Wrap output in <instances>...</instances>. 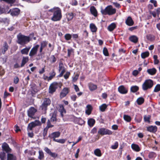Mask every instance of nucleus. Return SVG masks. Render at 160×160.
I'll list each match as a JSON object with an SVG mask.
<instances>
[{
  "instance_id": "26",
  "label": "nucleus",
  "mask_w": 160,
  "mask_h": 160,
  "mask_svg": "<svg viewBox=\"0 0 160 160\" xmlns=\"http://www.w3.org/2000/svg\"><path fill=\"white\" fill-rule=\"evenodd\" d=\"M129 39L131 42L135 43L138 42V38L136 36L132 35L129 37Z\"/></svg>"
},
{
  "instance_id": "14",
  "label": "nucleus",
  "mask_w": 160,
  "mask_h": 160,
  "mask_svg": "<svg viewBox=\"0 0 160 160\" xmlns=\"http://www.w3.org/2000/svg\"><path fill=\"white\" fill-rule=\"evenodd\" d=\"M147 130L151 132L155 133L157 130V127L155 126H150L147 127Z\"/></svg>"
},
{
  "instance_id": "43",
  "label": "nucleus",
  "mask_w": 160,
  "mask_h": 160,
  "mask_svg": "<svg viewBox=\"0 0 160 160\" xmlns=\"http://www.w3.org/2000/svg\"><path fill=\"white\" fill-rule=\"evenodd\" d=\"M147 39L150 41H153L155 39V36L152 35H148L147 36Z\"/></svg>"
},
{
  "instance_id": "6",
  "label": "nucleus",
  "mask_w": 160,
  "mask_h": 160,
  "mask_svg": "<svg viewBox=\"0 0 160 160\" xmlns=\"http://www.w3.org/2000/svg\"><path fill=\"white\" fill-rule=\"evenodd\" d=\"M61 84L57 82H54L52 83L50 86L49 88V92L50 93H53L54 92L56 89L58 87L61 88Z\"/></svg>"
},
{
  "instance_id": "49",
  "label": "nucleus",
  "mask_w": 160,
  "mask_h": 160,
  "mask_svg": "<svg viewBox=\"0 0 160 160\" xmlns=\"http://www.w3.org/2000/svg\"><path fill=\"white\" fill-rule=\"evenodd\" d=\"M103 52L104 55L106 56H109V54L107 49L105 47L103 48Z\"/></svg>"
},
{
  "instance_id": "61",
  "label": "nucleus",
  "mask_w": 160,
  "mask_h": 160,
  "mask_svg": "<svg viewBox=\"0 0 160 160\" xmlns=\"http://www.w3.org/2000/svg\"><path fill=\"white\" fill-rule=\"evenodd\" d=\"M19 78L17 77H15L14 78V83L15 84H17L19 82Z\"/></svg>"
},
{
  "instance_id": "9",
  "label": "nucleus",
  "mask_w": 160,
  "mask_h": 160,
  "mask_svg": "<svg viewBox=\"0 0 160 160\" xmlns=\"http://www.w3.org/2000/svg\"><path fill=\"white\" fill-rule=\"evenodd\" d=\"M39 46V45H36L33 47L29 52V56L30 57H32L36 54Z\"/></svg>"
},
{
  "instance_id": "48",
  "label": "nucleus",
  "mask_w": 160,
  "mask_h": 160,
  "mask_svg": "<svg viewBox=\"0 0 160 160\" xmlns=\"http://www.w3.org/2000/svg\"><path fill=\"white\" fill-rule=\"evenodd\" d=\"M65 39L67 40H69L71 39L72 38L71 35L69 33H67L65 34L64 36Z\"/></svg>"
},
{
  "instance_id": "45",
  "label": "nucleus",
  "mask_w": 160,
  "mask_h": 160,
  "mask_svg": "<svg viewBox=\"0 0 160 160\" xmlns=\"http://www.w3.org/2000/svg\"><path fill=\"white\" fill-rule=\"evenodd\" d=\"M55 72L54 71H53L52 73H50L49 77H47V78H48V81L51 80L55 76Z\"/></svg>"
},
{
  "instance_id": "11",
  "label": "nucleus",
  "mask_w": 160,
  "mask_h": 160,
  "mask_svg": "<svg viewBox=\"0 0 160 160\" xmlns=\"http://www.w3.org/2000/svg\"><path fill=\"white\" fill-rule=\"evenodd\" d=\"M9 7L6 5L0 6V14L2 13H8Z\"/></svg>"
},
{
  "instance_id": "47",
  "label": "nucleus",
  "mask_w": 160,
  "mask_h": 160,
  "mask_svg": "<svg viewBox=\"0 0 160 160\" xmlns=\"http://www.w3.org/2000/svg\"><path fill=\"white\" fill-rule=\"evenodd\" d=\"M118 146V142H116L114 143V144L112 145L111 148L112 149H117Z\"/></svg>"
},
{
  "instance_id": "36",
  "label": "nucleus",
  "mask_w": 160,
  "mask_h": 160,
  "mask_svg": "<svg viewBox=\"0 0 160 160\" xmlns=\"http://www.w3.org/2000/svg\"><path fill=\"white\" fill-rule=\"evenodd\" d=\"M149 52L147 51L142 53L141 54V56L142 58L144 59L148 57L149 56Z\"/></svg>"
},
{
  "instance_id": "19",
  "label": "nucleus",
  "mask_w": 160,
  "mask_h": 160,
  "mask_svg": "<svg viewBox=\"0 0 160 160\" xmlns=\"http://www.w3.org/2000/svg\"><path fill=\"white\" fill-rule=\"evenodd\" d=\"M126 23L129 26H131L133 25L134 22L132 18L130 17H128L126 21Z\"/></svg>"
},
{
  "instance_id": "50",
  "label": "nucleus",
  "mask_w": 160,
  "mask_h": 160,
  "mask_svg": "<svg viewBox=\"0 0 160 160\" xmlns=\"http://www.w3.org/2000/svg\"><path fill=\"white\" fill-rule=\"evenodd\" d=\"M0 1H3L8 3L10 4L11 6L12 4H13L14 3L15 0H0Z\"/></svg>"
},
{
  "instance_id": "27",
  "label": "nucleus",
  "mask_w": 160,
  "mask_h": 160,
  "mask_svg": "<svg viewBox=\"0 0 160 160\" xmlns=\"http://www.w3.org/2000/svg\"><path fill=\"white\" fill-rule=\"evenodd\" d=\"M95 120L93 118L89 119L88 121V125L90 127H92L95 123Z\"/></svg>"
},
{
  "instance_id": "62",
  "label": "nucleus",
  "mask_w": 160,
  "mask_h": 160,
  "mask_svg": "<svg viewBox=\"0 0 160 160\" xmlns=\"http://www.w3.org/2000/svg\"><path fill=\"white\" fill-rule=\"evenodd\" d=\"M77 98V96L76 95L73 94L71 96V99L74 101H75L76 100Z\"/></svg>"
},
{
  "instance_id": "35",
  "label": "nucleus",
  "mask_w": 160,
  "mask_h": 160,
  "mask_svg": "<svg viewBox=\"0 0 160 160\" xmlns=\"http://www.w3.org/2000/svg\"><path fill=\"white\" fill-rule=\"evenodd\" d=\"M67 18L68 21H69L72 19L73 17V14L72 13H69L67 15Z\"/></svg>"
},
{
  "instance_id": "18",
  "label": "nucleus",
  "mask_w": 160,
  "mask_h": 160,
  "mask_svg": "<svg viewBox=\"0 0 160 160\" xmlns=\"http://www.w3.org/2000/svg\"><path fill=\"white\" fill-rule=\"evenodd\" d=\"M118 91L121 93L126 94L128 90L123 86H121L118 88Z\"/></svg>"
},
{
  "instance_id": "13",
  "label": "nucleus",
  "mask_w": 160,
  "mask_h": 160,
  "mask_svg": "<svg viewBox=\"0 0 160 160\" xmlns=\"http://www.w3.org/2000/svg\"><path fill=\"white\" fill-rule=\"evenodd\" d=\"M69 92V89L67 88H64L60 94V98H63L65 97Z\"/></svg>"
},
{
  "instance_id": "56",
  "label": "nucleus",
  "mask_w": 160,
  "mask_h": 160,
  "mask_svg": "<svg viewBox=\"0 0 160 160\" xmlns=\"http://www.w3.org/2000/svg\"><path fill=\"white\" fill-rule=\"evenodd\" d=\"M57 60V59L54 55H52L50 58V61L51 62L54 63Z\"/></svg>"
},
{
  "instance_id": "53",
  "label": "nucleus",
  "mask_w": 160,
  "mask_h": 160,
  "mask_svg": "<svg viewBox=\"0 0 160 160\" xmlns=\"http://www.w3.org/2000/svg\"><path fill=\"white\" fill-rule=\"evenodd\" d=\"M144 119L145 122L149 123L150 117L149 116H145L144 117Z\"/></svg>"
},
{
  "instance_id": "1",
  "label": "nucleus",
  "mask_w": 160,
  "mask_h": 160,
  "mask_svg": "<svg viewBox=\"0 0 160 160\" xmlns=\"http://www.w3.org/2000/svg\"><path fill=\"white\" fill-rule=\"evenodd\" d=\"M49 12H53V15L51 20L53 21H57L61 20L62 17L61 11L58 7H54L49 9Z\"/></svg>"
},
{
  "instance_id": "44",
  "label": "nucleus",
  "mask_w": 160,
  "mask_h": 160,
  "mask_svg": "<svg viewBox=\"0 0 160 160\" xmlns=\"http://www.w3.org/2000/svg\"><path fill=\"white\" fill-rule=\"evenodd\" d=\"M160 91V84H157L155 87L153 92H157Z\"/></svg>"
},
{
  "instance_id": "33",
  "label": "nucleus",
  "mask_w": 160,
  "mask_h": 160,
  "mask_svg": "<svg viewBox=\"0 0 160 160\" xmlns=\"http://www.w3.org/2000/svg\"><path fill=\"white\" fill-rule=\"evenodd\" d=\"M77 123L80 125H82L84 124L85 122L82 119L80 118H77L76 119Z\"/></svg>"
},
{
  "instance_id": "2",
  "label": "nucleus",
  "mask_w": 160,
  "mask_h": 160,
  "mask_svg": "<svg viewBox=\"0 0 160 160\" xmlns=\"http://www.w3.org/2000/svg\"><path fill=\"white\" fill-rule=\"evenodd\" d=\"M17 39V43L21 45H23L27 43L30 40V37L29 36H26L20 33L18 35Z\"/></svg>"
},
{
  "instance_id": "57",
  "label": "nucleus",
  "mask_w": 160,
  "mask_h": 160,
  "mask_svg": "<svg viewBox=\"0 0 160 160\" xmlns=\"http://www.w3.org/2000/svg\"><path fill=\"white\" fill-rule=\"evenodd\" d=\"M73 52V50L72 48L68 49V57H70L71 53Z\"/></svg>"
},
{
  "instance_id": "54",
  "label": "nucleus",
  "mask_w": 160,
  "mask_h": 160,
  "mask_svg": "<svg viewBox=\"0 0 160 160\" xmlns=\"http://www.w3.org/2000/svg\"><path fill=\"white\" fill-rule=\"evenodd\" d=\"M53 127V125H52L51 124L50 120L48 119L47 122V126L46 127V128L48 129L49 128H52Z\"/></svg>"
},
{
  "instance_id": "42",
  "label": "nucleus",
  "mask_w": 160,
  "mask_h": 160,
  "mask_svg": "<svg viewBox=\"0 0 160 160\" xmlns=\"http://www.w3.org/2000/svg\"><path fill=\"white\" fill-rule=\"evenodd\" d=\"M138 87L136 86H132L131 88V91L132 92H137L138 90Z\"/></svg>"
},
{
  "instance_id": "4",
  "label": "nucleus",
  "mask_w": 160,
  "mask_h": 160,
  "mask_svg": "<svg viewBox=\"0 0 160 160\" xmlns=\"http://www.w3.org/2000/svg\"><path fill=\"white\" fill-rule=\"evenodd\" d=\"M153 85V82L151 79L146 80L142 85V89L144 91L147 90L151 88Z\"/></svg>"
},
{
  "instance_id": "55",
  "label": "nucleus",
  "mask_w": 160,
  "mask_h": 160,
  "mask_svg": "<svg viewBox=\"0 0 160 160\" xmlns=\"http://www.w3.org/2000/svg\"><path fill=\"white\" fill-rule=\"evenodd\" d=\"M66 141V140L64 139H57L56 140L55 142H57L63 144Z\"/></svg>"
},
{
  "instance_id": "30",
  "label": "nucleus",
  "mask_w": 160,
  "mask_h": 160,
  "mask_svg": "<svg viewBox=\"0 0 160 160\" xmlns=\"http://www.w3.org/2000/svg\"><path fill=\"white\" fill-rule=\"evenodd\" d=\"M7 160H16V157L12 154H8Z\"/></svg>"
},
{
  "instance_id": "60",
  "label": "nucleus",
  "mask_w": 160,
  "mask_h": 160,
  "mask_svg": "<svg viewBox=\"0 0 160 160\" xmlns=\"http://www.w3.org/2000/svg\"><path fill=\"white\" fill-rule=\"evenodd\" d=\"M44 150L49 155H50L51 152L50 150L47 147H45L44 149Z\"/></svg>"
},
{
  "instance_id": "20",
  "label": "nucleus",
  "mask_w": 160,
  "mask_h": 160,
  "mask_svg": "<svg viewBox=\"0 0 160 160\" xmlns=\"http://www.w3.org/2000/svg\"><path fill=\"white\" fill-rule=\"evenodd\" d=\"M29 60V58L28 57H23L22 60V63L20 65L21 67H23L25 64L28 62Z\"/></svg>"
},
{
  "instance_id": "7",
  "label": "nucleus",
  "mask_w": 160,
  "mask_h": 160,
  "mask_svg": "<svg viewBox=\"0 0 160 160\" xmlns=\"http://www.w3.org/2000/svg\"><path fill=\"white\" fill-rule=\"evenodd\" d=\"M98 133L102 135H111L112 134V131L105 128H100L98 131Z\"/></svg>"
},
{
  "instance_id": "25",
  "label": "nucleus",
  "mask_w": 160,
  "mask_h": 160,
  "mask_svg": "<svg viewBox=\"0 0 160 160\" xmlns=\"http://www.w3.org/2000/svg\"><path fill=\"white\" fill-rule=\"evenodd\" d=\"M30 49V47L25 48L21 51V52L22 54L28 55Z\"/></svg>"
},
{
  "instance_id": "29",
  "label": "nucleus",
  "mask_w": 160,
  "mask_h": 160,
  "mask_svg": "<svg viewBox=\"0 0 160 160\" xmlns=\"http://www.w3.org/2000/svg\"><path fill=\"white\" fill-rule=\"evenodd\" d=\"M94 154L95 155L98 157H100L102 155L101 151L99 148L96 149L94 150Z\"/></svg>"
},
{
  "instance_id": "52",
  "label": "nucleus",
  "mask_w": 160,
  "mask_h": 160,
  "mask_svg": "<svg viewBox=\"0 0 160 160\" xmlns=\"http://www.w3.org/2000/svg\"><path fill=\"white\" fill-rule=\"evenodd\" d=\"M65 70V69L63 63L60 62L59 64V71H60L61 70Z\"/></svg>"
},
{
  "instance_id": "12",
  "label": "nucleus",
  "mask_w": 160,
  "mask_h": 160,
  "mask_svg": "<svg viewBox=\"0 0 160 160\" xmlns=\"http://www.w3.org/2000/svg\"><path fill=\"white\" fill-rule=\"evenodd\" d=\"M37 111V110L34 108L31 107L28 111V116L31 118L32 117Z\"/></svg>"
},
{
  "instance_id": "58",
  "label": "nucleus",
  "mask_w": 160,
  "mask_h": 160,
  "mask_svg": "<svg viewBox=\"0 0 160 160\" xmlns=\"http://www.w3.org/2000/svg\"><path fill=\"white\" fill-rule=\"evenodd\" d=\"M156 154L154 152H151L149 154V157L150 158H152L155 157Z\"/></svg>"
},
{
  "instance_id": "63",
  "label": "nucleus",
  "mask_w": 160,
  "mask_h": 160,
  "mask_svg": "<svg viewBox=\"0 0 160 160\" xmlns=\"http://www.w3.org/2000/svg\"><path fill=\"white\" fill-rule=\"evenodd\" d=\"M33 122L35 126L39 125L41 124L40 122L38 120H36L34 122Z\"/></svg>"
},
{
  "instance_id": "32",
  "label": "nucleus",
  "mask_w": 160,
  "mask_h": 160,
  "mask_svg": "<svg viewBox=\"0 0 160 160\" xmlns=\"http://www.w3.org/2000/svg\"><path fill=\"white\" fill-rule=\"evenodd\" d=\"M3 150L7 152L9 151V148L7 144H3L2 146Z\"/></svg>"
},
{
  "instance_id": "23",
  "label": "nucleus",
  "mask_w": 160,
  "mask_h": 160,
  "mask_svg": "<svg viewBox=\"0 0 160 160\" xmlns=\"http://www.w3.org/2000/svg\"><path fill=\"white\" fill-rule=\"evenodd\" d=\"M88 86L91 91H93L96 90L97 88V86L92 83H88Z\"/></svg>"
},
{
  "instance_id": "46",
  "label": "nucleus",
  "mask_w": 160,
  "mask_h": 160,
  "mask_svg": "<svg viewBox=\"0 0 160 160\" xmlns=\"http://www.w3.org/2000/svg\"><path fill=\"white\" fill-rule=\"evenodd\" d=\"M6 155L4 152H0V158L1 160H5Z\"/></svg>"
},
{
  "instance_id": "24",
  "label": "nucleus",
  "mask_w": 160,
  "mask_h": 160,
  "mask_svg": "<svg viewBox=\"0 0 160 160\" xmlns=\"http://www.w3.org/2000/svg\"><path fill=\"white\" fill-rule=\"evenodd\" d=\"M90 11L92 14L94 16L96 17L97 16V12L94 6H92L90 7Z\"/></svg>"
},
{
  "instance_id": "64",
  "label": "nucleus",
  "mask_w": 160,
  "mask_h": 160,
  "mask_svg": "<svg viewBox=\"0 0 160 160\" xmlns=\"http://www.w3.org/2000/svg\"><path fill=\"white\" fill-rule=\"evenodd\" d=\"M49 155L54 158H55L57 156V154L55 152H52Z\"/></svg>"
},
{
  "instance_id": "31",
  "label": "nucleus",
  "mask_w": 160,
  "mask_h": 160,
  "mask_svg": "<svg viewBox=\"0 0 160 160\" xmlns=\"http://www.w3.org/2000/svg\"><path fill=\"white\" fill-rule=\"evenodd\" d=\"M116 27V24L114 23H112L108 27V29L110 31H113Z\"/></svg>"
},
{
  "instance_id": "16",
  "label": "nucleus",
  "mask_w": 160,
  "mask_h": 160,
  "mask_svg": "<svg viewBox=\"0 0 160 160\" xmlns=\"http://www.w3.org/2000/svg\"><path fill=\"white\" fill-rule=\"evenodd\" d=\"M58 111L60 112L61 115L62 117L63 116V113H65L66 112L63 106L61 104L59 105Z\"/></svg>"
},
{
  "instance_id": "5",
  "label": "nucleus",
  "mask_w": 160,
  "mask_h": 160,
  "mask_svg": "<svg viewBox=\"0 0 160 160\" xmlns=\"http://www.w3.org/2000/svg\"><path fill=\"white\" fill-rule=\"evenodd\" d=\"M51 103V101L48 98H45L44 99L43 101L42 105L40 106V109L46 112L47 107Z\"/></svg>"
},
{
  "instance_id": "39",
  "label": "nucleus",
  "mask_w": 160,
  "mask_h": 160,
  "mask_svg": "<svg viewBox=\"0 0 160 160\" xmlns=\"http://www.w3.org/2000/svg\"><path fill=\"white\" fill-rule=\"evenodd\" d=\"M87 109L86 111V113L88 115L90 114L92 110V107L89 105H87Z\"/></svg>"
},
{
  "instance_id": "59",
  "label": "nucleus",
  "mask_w": 160,
  "mask_h": 160,
  "mask_svg": "<svg viewBox=\"0 0 160 160\" xmlns=\"http://www.w3.org/2000/svg\"><path fill=\"white\" fill-rule=\"evenodd\" d=\"M48 130V129L45 128L43 130V137L44 138L47 135V131Z\"/></svg>"
},
{
  "instance_id": "40",
  "label": "nucleus",
  "mask_w": 160,
  "mask_h": 160,
  "mask_svg": "<svg viewBox=\"0 0 160 160\" xmlns=\"http://www.w3.org/2000/svg\"><path fill=\"white\" fill-rule=\"evenodd\" d=\"M137 102L138 105H140L144 102V99L142 97H140L137 99Z\"/></svg>"
},
{
  "instance_id": "8",
  "label": "nucleus",
  "mask_w": 160,
  "mask_h": 160,
  "mask_svg": "<svg viewBox=\"0 0 160 160\" xmlns=\"http://www.w3.org/2000/svg\"><path fill=\"white\" fill-rule=\"evenodd\" d=\"M20 10L17 8H13L9 10L8 13H10L11 15L12 16H15L18 15L20 12Z\"/></svg>"
},
{
  "instance_id": "22",
  "label": "nucleus",
  "mask_w": 160,
  "mask_h": 160,
  "mask_svg": "<svg viewBox=\"0 0 160 160\" xmlns=\"http://www.w3.org/2000/svg\"><path fill=\"white\" fill-rule=\"evenodd\" d=\"M157 71L156 69L154 68H153L148 69L147 70V72L150 75H153L155 74Z\"/></svg>"
},
{
  "instance_id": "10",
  "label": "nucleus",
  "mask_w": 160,
  "mask_h": 160,
  "mask_svg": "<svg viewBox=\"0 0 160 160\" xmlns=\"http://www.w3.org/2000/svg\"><path fill=\"white\" fill-rule=\"evenodd\" d=\"M60 135V133L59 132H56L52 133L49 135V137L53 139V140L55 142L57 139L56 138H58Z\"/></svg>"
},
{
  "instance_id": "28",
  "label": "nucleus",
  "mask_w": 160,
  "mask_h": 160,
  "mask_svg": "<svg viewBox=\"0 0 160 160\" xmlns=\"http://www.w3.org/2000/svg\"><path fill=\"white\" fill-rule=\"evenodd\" d=\"M90 28L92 32H96L97 28L95 25L93 23H91L90 24Z\"/></svg>"
},
{
  "instance_id": "3",
  "label": "nucleus",
  "mask_w": 160,
  "mask_h": 160,
  "mask_svg": "<svg viewBox=\"0 0 160 160\" xmlns=\"http://www.w3.org/2000/svg\"><path fill=\"white\" fill-rule=\"evenodd\" d=\"M101 12L102 14L109 15L114 14L116 12V10L112 8L111 5L107 6L104 9H102Z\"/></svg>"
},
{
  "instance_id": "37",
  "label": "nucleus",
  "mask_w": 160,
  "mask_h": 160,
  "mask_svg": "<svg viewBox=\"0 0 160 160\" xmlns=\"http://www.w3.org/2000/svg\"><path fill=\"white\" fill-rule=\"evenodd\" d=\"M107 107V105L106 104H103L99 106L100 110L102 112H104L105 111Z\"/></svg>"
},
{
  "instance_id": "34",
  "label": "nucleus",
  "mask_w": 160,
  "mask_h": 160,
  "mask_svg": "<svg viewBox=\"0 0 160 160\" xmlns=\"http://www.w3.org/2000/svg\"><path fill=\"white\" fill-rule=\"evenodd\" d=\"M51 115H52V117L51 118V121L52 122H55L57 121L56 115L55 113H51Z\"/></svg>"
},
{
  "instance_id": "51",
  "label": "nucleus",
  "mask_w": 160,
  "mask_h": 160,
  "mask_svg": "<svg viewBox=\"0 0 160 160\" xmlns=\"http://www.w3.org/2000/svg\"><path fill=\"white\" fill-rule=\"evenodd\" d=\"M35 127V126L33 122H32L28 124V129L30 130H31L32 128Z\"/></svg>"
},
{
  "instance_id": "38",
  "label": "nucleus",
  "mask_w": 160,
  "mask_h": 160,
  "mask_svg": "<svg viewBox=\"0 0 160 160\" xmlns=\"http://www.w3.org/2000/svg\"><path fill=\"white\" fill-rule=\"evenodd\" d=\"M39 156L38 158L40 160H41L44 158V155L42 151L41 150H39Z\"/></svg>"
},
{
  "instance_id": "17",
  "label": "nucleus",
  "mask_w": 160,
  "mask_h": 160,
  "mask_svg": "<svg viewBox=\"0 0 160 160\" xmlns=\"http://www.w3.org/2000/svg\"><path fill=\"white\" fill-rule=\"evenodd\" d=\"M8 47L7 42H5L2 49V54H5L6 51L8 50Z\"/></svg>"
},
{
  "instance_id": "41",
  "label": "nucleus",
  "mask_w": 160,
  "mask_h": 160,
  "mask_svg": "<svg viewBox=\"0 0 160 160\" xmlns=\"http://www.w3.org/2000/svg\"><path fill=\"white\" fill-rule=\"evenodd\" d=\"M123 118L124 120L127 122H130L131 120V117L128 115H124L123 116Z\"/></svg>"
},
{
  "instance_id": "21",
  "label": "nucleus",
  "mask_w": 160,
  "mask_h": 160,
  "mask_svg": "<svg viewBox=\"0 0 160 160\" xmlns=\"http://www.w3.org/2000/svg\"><path fill=\"white\" fill-rule=\"evenodd\" d=\"M131 147L133 150L137 152L139 151L140 150L138 145L134 143H132L131 144Z\"/></svg>"
},
{
  "instance_id": "15",
  "label": "nucleus",
  "mask_w": 160,
  "mask_h": 160,
  "mask_svg": "<svg viewBox=\"0 0 160 160\" xmlns=\"http://www.w3.org/2000/svg\"><path fill=\"white\" fill-rule=\"evenodd\" d=\"M48 44V42L46 41H43L41 42L40 47L39 49V52L41 54L43 49L46 47Z\"/></svg>"
}]
</instances>
